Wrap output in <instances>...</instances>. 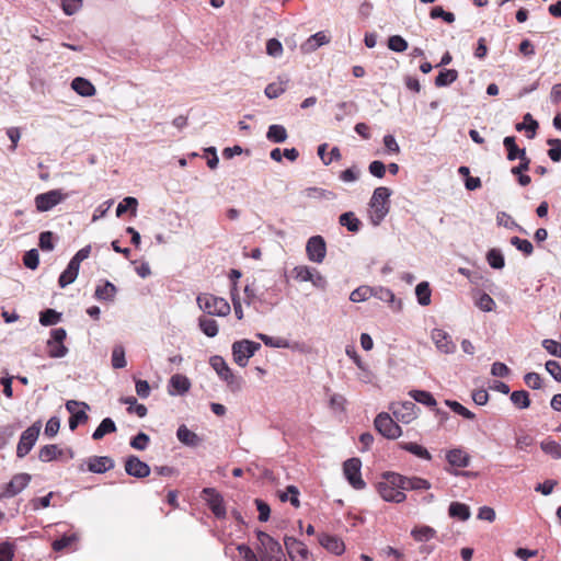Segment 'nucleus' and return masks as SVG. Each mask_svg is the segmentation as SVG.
I'll list each match as a JSON object with an SVG mask.
<instances>
[{
  "instance_id": "46",
  "label": "nucleus",
  "mask_w": 561,
  "mask_h": 561,
  "mask_svg": "<svg viewBox=\"0 0 561 561\" xmlns=\"http://www.w3.org/2000/svg\"><path fill=\"white\" fill-rule=\"evenodd\" d=\"M287 82V80H279L277 82L268 83L264 90L265 95L271 100L278 98L286 91Z\"/></svg>"
},
{
  "instance_id": "36",
  "label": "nucleus",
  "mask_w": 561,
  "mask_h": 561,
  "mask_svg": "<svg viewBox=\"0 0 561 561\" xmlns=\"http://www.w3.org/2000/svg\"><path fill=\"white\" fill-rule=\"evenodd\" d=\"M399 447L408 453H411L413 454L414 456L421 458V459H425V460H431L432 459V456L431 454L428 453V450L416 444V443H400L399 444Z\"/></svg>"
},
{
  "instance_id": "9",
  "label": "nucleus",
  "mask_w": 561,
  "mask_h": 561,
  "mask_svg": "<svg viewBox=\"0 0 561 561\" xmlns=\"http://www.w3.org/2000/svg\"><path fill=\"white\" fill-rule=\"evenodd\" d=\"M374 423L376 430L388 439H396L402 434L401 427L386 412L379 413Z\"/></svg>"
},
{
  "instance_id": "60",
  "label": "nucleus",
  "mask_w": 561,
  "mask_h": 561,
  "mask_svg": "<svg viewBox=\"0 0 561 561\" xmlns=\"http://www.w3.org/2000/svg\"><path fill=\"white\" fill-rule=\"evenodd\" d=\"M306 195L311 198L324 199H334L336 197L335 193L320 187H308L306 190Z\"/></svg>"
},
{
  "instance_id": "54",
  "label": "nucleus",
  "mask_w": 561,
  "mask_h": 561,
  "mask_svg": "<svg viewBox=\"0 0 561 561\" xmlns=\"http://www.w3.org/2000/svg\"><path fill=\"white\" fill-rule=\"evenodd\" d=\"M547 145L550 147L548 156L553 162L561 161V139L550 138L547 140Z\"/></svg>"
},
{
  "instance_id": "6",
  "label": "nucleus",
  "mask_w": 561,
  "mask_h": 561,
  "mask_svg": "<svg viewBox=\"0 0 561 561\" xmlns=\"http://www.w3.org/2000/svg\"><path fill=\"white\" fill-rule=\"evenodd\" d=\"M41 428L42 422L36 421L22 433L16 447V456L19 458H24L32 450L38 438Z\"/></svg>"
},
{
  "instance_id": "4",
  "label": "nucleus",
  "mask_w": 561,
  "mask_h": 561,
  "mask_svg": "<svg viewBox=\"0 0 561 561\" xmlns=\"http://www.w3.org/2000/svg\"><path fill=\"white\" fill-rule=\"evenodd\" d=\"M209 364L213 367V369L217 373L220 379L227 382L228 387L232 391H237L241 389L242 379L240 377H237L224 357L219 355H214L209 358Z\"/></svg>"
},
{
  "instance_id": "44",
  "label": "nucleus",
  "mask_w": 561,
  "mask_h": 561,
  "mask_svg": "<svg viewBox=\"0 0 561 561\" xmlns=\"http://www.w3.org/2000/svg\"><path fill=\"white\" fill-rule=\"evenodd\" d=\"M138 201L135 197L127 196L123 198L122 202L118 203L116 207V216L121 217L123 216L127 210H130L131 214L135 216L137 211Z\"/></svg>"
},
{
  "instance_id": "23",
  "label": "nucleus",
  "mask_w": 561,
  "mask_h": 561,
  "mask_svg": "<svg viewBox=\"0 0 561 561\" xmlns=\"http://www.w3.org/2000/svg\"><path fill=\"white\" fill-rule=\"evenodd\" d=\"M176 438L187 447H197L202 444L203 439L186 425L182 424L178 427Z\"/></svg>"
},
{
  "instance_id": "18",
  "label": "nucleus",
  "mask_w": 561,
  "mask_h": 561,
  "mask_svg": "<svg viewBox=\"0 0 561 561\" xmlns=\"http://www.w3.org/2000/svg\"><path fill=\"white\" fill-rule=\"evenodd\" d=\"M432 340L442 353L453 354L456 352V344L446 331L442 329H434L432 331Z\"/></svg>"
},
{
  "instance_id": "40",
  "label": "nucleus",
  "mask_w": 561,
  "mask_h": 561,
  "mask_svg": "<svg viewBox=\"0 0 561 561\" xmlns=\"http://www.w3.org/2000/svg\"><path fill=\"white\" fill-rule=\"evenodd\" d=\"M198 327L208 337H214L218 334V323L211 318L201 317L198 319Z\"/></svg>"
},
{
  "instance_id": "25",
  "label": "nucleus",
  "mask_w": 561,
  "mask_h": 561,
  "mask_svg": "<svg viewBox=\"0 0 561 561\" xmlns=\"http://www.w3.org/2000/svg\"><path fill=\"white\" fill-rule=\"evenodd\" d=\"M330 42V38L323 33L318 32L311 35L304 44H301L300 48L302 53L309 54L317 50L322 45H325Z\"/></svg>"
},
{
  "instance_id": "15",
  "label": "nucleus",
  "mask_w": 561,
  "mask_h": 561,
  "mask_svg": "<svg viewBox=\"0 0 561 561\" xmlns=\"http://www.w3.org/2000/svg\"><path fill=\"white\" fill-rule=\"evenodd\" d=\"M392 413L396 419L402 423H410L417 416V407L412 401H405L392 405Z\"/></svg>"
},
{
  "instance_id": "51",
  "label": "nucleus",
  "mask_w": 561,
  "mask_h": 561,
  "mask_svg": "<svg viewBox=\"0 0 561 561\" xmlns=\"http://www.w3.org/2000/svg\"><path fill=\"white\" fill-rule=\"evenodd\" d=\"M126 365L125 350L122 345H116L112 351V366L115 369H122L126 367Z\"/></svg>"
},
{
  "instance_id": "55",
  "label": "nucleus",
  "mask_w": 561,
  "mask_h": 561,
  "mask_svg": "<svg viewBox=\"0 0 561 561\" xmlns=\"http://www.w3.org/2000/svg\"><path fill=\"white\" fill-rule=\"evenodd\" d=\"M445 404L450 408L455 413H457L458 415H461L462 417L467 419V420H472L474 419V413L471 412L470 410H468L466 407H463L461 403H459L458 401H454V400H446L445 401Z\"/></svg>"
},
{
  "instance_id": "19",
  "label": "nucleus",
  "mask_w": 561,
  "mask_h": 561,
  "mask_svg": "<svg viewBox=\"0 0 561 561\" xmlns=\"http://www.w3.org/2000/svg\"><path fill=\"white\" fill-rule=\"evenodd\" d=\"M319 543L329 552L341 556L345 551V545L343 540L333 535L320 534L318 536Z\"/></svg>"
},
{
  "instance_id": "38",
  "label": "nucleus",
  "mask_w": 561,
  "mask_h": 561,
  "mask_svg": "<svg viewBox=\"0 0 561 561\" xmlns=\"http://www.w3.org/2000/svg\"><path fill=\"white\" fill-rule=\"evenodd\" d=\"M260 550L268 560H273L274 557L284 553L280 543L274 538H271L263 546H261Z\"/></svg>"
},
{
  "instance_id": "39",
  "label": "nucleus",
  "mask_w": 561,
  "mask_h": 561,
  "mask_svg": "<svg viewBox=\"0 0 561 561\" xmlns=\"http://www.w3.org/2000/svg\"><path fill=\"white\" fill-rule=\"evenodd\" d=\"M121 402L123 404H127L128 405L127 411L129 413H135L139 417H145L147 415V413H148V410H147L146 405H144L141 403H137V399L135 397L121 398Z\"/></svg>"
},
{
  "instance_id": "10",
  "label": "nucleus",
  "mask_w": 561,
  "mask_h": 561,
  "mask_svg": "<svg viewBox=\"0 0 561 561\" xmlns=\"http://www.w3.org/2000/svg\"><path fill=\"white\" fill-rule=\"evenodd\" d=\"M202 494L213 514L217 518H225L226 507L224 504L222 495L214 488L203 489Z\"/></svg>"
},
{
  "instance_id": "34",
  "label": "nucleus",
  "mask_w": 561,
  "mask_h": 561,
  "mask_svg": "<svg viewBox=\"0 0 561 561\" xmlns=\"http://www.w3.org/2000/svg\"><path fill=\"white\" fill-rule=\"evenodd\" d=\"M448 514L453 518L467 520L470 517V508L467 504L460 502H451L448 507Z\"/></svg>"
},
{
  "instance_id": "52",
  "label": "nucleus",
  "mask_w": 561,
  "mask_h": 561,
  "mask_svg": "<svg viewBox=\"0 0 561 561\" xmlns=\"http://www.w3.org/2000/svg\"><path fill=\"white\" fill-rule=\"evenodd\" d=\"M371 297V286H359L354 289L350 295V300L353 302H363Z\"/></svg>"
},
{
  "instance_id": "22",
  "label": "nucleus",
  "mask_w": 561,
  "mask_h": 561,
  "mask_svg": "<svg viewBox=\"0 0 561 561\" xmlns=\"http://www.w3.org/2000/svg\"><path fill=\"white\" fill-rule=\"evenodd\" d=\"M115 462L108 456H92L88 459V470L93 473H104L113 469Z\"/></svg>"
},
{
  "instance_id": "3",
  "label": "nucleus",
  "mask_w": 561,
  "mask_h": 561,
  "mask_svg": "<svg viewBox=\"0 0 561 561\" xmlns=\"http://www.w3.org/2000/svg\"><path fill=\"white\" fill-rule=\"evenodd\" d=\"M383 481L378 482L377 490L380 496L387 502L401 503L407 499L403 490L399 485L392 484L394 480L392 477H399L396 472H385Z\"/></svg>"
},
{
  "instance_id": "13",
  "label": "nucleus",
  "mask_w": 561,
  "mask_h": 561,
  "mask_svg": "<svg viewBox=\"0 0 561 561\" xmlns=\"http://www.w3.org/2000/svg\"><path fill=\"white\" fill-rule=\"evenodd\" d=\"M284 545L291 561H309L308 548L294 537L285 536Z\"/></svg>"
},
{
  "instance_id": "31",
  "label": "nucleus",
  "mask_w": 561,
  "mask_h": 561,
  "mask_svg": "<svg viewBox=\"0 0 561 561\" xmlns=\"http://www.w3.org/2000/svg\"><path fill=\"white\" fill-rule=\"evenodd\" d=\"M341 226L345 227L350 232H358L362 226L360 220L355 216L353 211L343 213L339 217Z\"/></svg>"
},
{
  "instance_id": "57",
  "label": "nucleus",
  "mask_w": 561,
  "mask_h": 561,
  "mask_svg": "<svg viewBox=\"0 0 561 561\" xmlns=\"http://www.w3.org/2000/svg\"><path fill=\"white\" fill-rule=\"evenodd\" d=\"M511 244L514 245L518 251L525 255H530L534 252L533 243L527 239H520L519 237H512L510 240Z\"/></svg>"
},
{
  "instance_id": "48",
  "label": "nucleus",
  "mask_w": 561,
  "mask_h": 561,
  "mask_svg": "<svg viewBox=\"0 0 561 561\" xmlns=\"http://www.w3.org/2000/svg\"><path fill=\"white\" fill-rule=\"evenodd\" d=\"M538 128V122L535 121L531 116V114L527 113L524 116V122L516 124V129L518 131L526 129L530 134L527 135L528 138H534L536 135V130Z\"/></svg>"
},
{
  "instance_id": "59",
  "label": "nucleus",
  "mask_w": 561,
  "mask_h": 561,
  "mask_svg": "<svg viewBox=\"0 0 561 561\" xmlns=\"http://www.w3.org/2000/svg\"><path fill=\"white\" fill-rule=\"evenodd\" d=\"M388 47L392 51L402 53L408 48V42L400 35H392L388 38Z\"/></svg>"
},
{
  "instance_id": "14",
  "label": "nucleus",
  "mask_w": 561,
  "mask_h": 561,
  "mask_svg": "<svg viewBox=\"0 0 561 561\" xmlns=\"http://www.w3.org/2000/svg\"><path fill=\"white\" fill-rule=\"evenodd\" d=\"M32 476L30 473H16L12 477L10 482L5 485L1 496L13 497L21 493L31 482Z\"/></svg>"
},
{
  "instance_id": "1",
  "label": "nucleus",
  "mask_w": 561,
  "mask_h": 561,
  "mask_svg": "<svg viewBox=\"0 0 561 561\" xmlns=\"http://www.w3.org/2000/svg\"><path fill=\"white\" fill-rule=\"evenodd\" d=\"M392 191L386 186L375 188L369 202V218L373 226H379L390 210Z\"/></svg>"
},
{
  "instance_id": "29",
  "label": "nucleus",
  "mask_w": 561,
  "mask_h": 561,
  "mask_svg": "<svg viewBox=\"0 0 561 561\" xmlns=\"http://www.w3.org/2000/svg\"><path fill=\"white\" fill-rule=\"evenodd\" d=\"M116 424L111 417H105L101 421L99 426L95 428V431L92 434V438L94 440L102 439L106 434H111L116 432Z\"/></svg>"
},
{
  "instance_id": "37",
  "label": "nucleus",
  "mask_w": 561,
  "mask_h": 561,
  "mask_svg": "<svg viewBox=\"0 0 561 561\" xmlns=\"http://www.w3.org/2000/svg\"><path fill=\"white\" fill-rule=\"evenodd\" d=\"M409 396L415 402H419V403L424 404L430 408L436 407V400L433 397V394L428 391L414 389L409 392Z\"/></svg>"
},
{
  "instance_id": "28",
  "label": "nucleus",
  "mask_w": 561,
  "mask_h": 561,
  "mask_svg": "<svg viewBox=\"0 0 561 561\" xmlns=\"http://www.w3.org/2000/svg\"><path fill=\"white\" fill-rule=\"evenodd\" d=\"M71 88L81 96H93L96 92L95 87L85 78L76 77L71 81Z\"/></svg>"
},
{
  "instance_id": "61",
  "label": "nucleus",
  "mask_w": 561,
  "mask_h": 561,
  "mask_svg": "<svg viewBox=\"0 0 561 561\" xmlns=\"http://www.w3.org/2000/svg\"><path fill=\"white\" fill-rule=\"evenodd\" d=\"M149 442H150V437L146 433L139 432L136 436H134L130 439L129 444H130V447H133L134 449L145 450L148 447Z\"/></svg>"
},
{
  "instance_id": "33",
  "label": "nucleus",
  "mask_w": 561,
  "mask_h": 561,
  "mask_svg": "<svg viewBox=\"0 0 561 561\" xmlns=\"http://www.w3.org/2000/svg\"><path fill=\"white\" fill-rule=\"evenodd\" d=\"M458 79V71L456 69L440 70L435 78V85L437 88L448 87Z\"/></svg>"
},
{
  "instance_id": "50",
  "label": "nucleus",
  "mask_w": 561,
  "mask_h": 561,
  "mask_svg": "<svg viewBox=\"0 0 561 561\" xmlns=\"http://www.w3.org/2000/svg\"><path fill=\"white\" fill-rule=\"evenodd\" d=\"M298 496L299 490L295 485H288L286 492L279 494V500L282 502L289 501L294 507H299L300 501Z\"/></svg>"
},
{
  "instance_id": "30",
  "label": "nucleus",
  "mask_w": 561,
  "mask_h": 561,
  "mask_svg": "<svg viewBox=\"0 0 561 561\" xmlns=\"http://www.w3.org/2000/svg\"><path fill=\"white\" fill-rule=\"evenodd\" d=\"M288 137L287 130L283 125L273 124L268 127L266 138L274 144H283Z\"/></svg>"
},
{
  "instance_id": "43",
  "label": "nucleus",
  "mask_w": 561,
  "mask_h": 561,
  "mask_svg": "<svg viewBox=\"0 0 561 561\" xmlns=\"http://www.w3.org/2000/svg\"><path fill=\"white\" fill-rule=\"evenodd\" d=\"M510 399L512 403L520 410L528 409L530 407L529 394L526 390L513 391Z\"/></svg>"
},
{
  "instance_id": "42",
  "label": "nucleus",
  "mask_w": 561,
  "mask_h": 561,
  "mask_svg": "<svg viewBox=\"0 0 561 561\" xmlns=\"http://www.w3.org/2000/svg\"><path fill=\"white\" fill-rule=\"evenodd\" d=\"M486 262L492 268L502 270L505 265V260L500 249L493 248L486 253Z\"/></svg>"
},
{
  "instance_id": "47",
  "label": "nucleus",
  "mask_w": 561,
  "mask_h": 561,
  "mask_svg": "<svg viewBox=\"0 0 561 561\" xmlns=\"http://www.w3.org/2000/svg\"><path fill=\"white\" fill-rule=\"evenodd\" d=\"M61 319V313L55 309H45L39 313V323L44 327L57 324Z\"/></svg>"
},
{
  "instance_id": "16",
  "label": "nucleus",
  "mask_w": 561,
  "mask_h": 561,
  "mask_svg": "<svg viewBox=\"0 0 561 561\" xmlns=\"http://www.w3.org/2000/svg\"><path fill=\"white\" fill-rule=\"evenodd\" d=\"M125 471L128 476L142 479L150 474V467L137 456L130 455L125 460Z\"/></svg>"
},
{
  "instance_id": "5",
  "label": "nucleus",
  "mask_w": 561,
  "mask_h": 561,
  "mask_svg": "<svg viewBox=\"0 0 561 561\" xmlns=\"http://www.w3.org/2000/svg\"><path fill=\"white\" fill-rule=\"evenodd\" d=\"M261 348V344L251 340L236 341L232 346L233 360L240 367H245L249 359Z\"/></svg>"
},
{
  "instance_id": "21",
  "label": "nucleus",
  "mask_w": 561,
  "mask_h": 561,
  "mask_svg": "<svg viewBox=\"0 0 561 561\" xmlns=\"http://www.w3.org/2000/svg\"><path fill=\"white\" fill-rule=\"evenodd\" d=\"M371 297L388 302L394 311H400L402 309V301L397 299L392 290L389 288L381 286L371 287Z\"/></svg>"
},
{
  "instance_id": "41",
  "label": "nucleus",
  "mask_w": 561,
  "mask_h": 561,
  "mask_svg": "<svg viewBox=\"0 0 561 561\" xmlns=\"http://www.w3.org/2000/svg\"><path fill=\"white\" fill-rule=\"evenodd\" d=\"M415 295L417 302L421 306H428L431 304L432 291L427 282H421L415 287Z\"/></svg>"
},
{
  "instance_id": "17",
  "label": "nucleus",
  "mask_w": 561,
  "mask_h": 561,
  "mask_svg": "<svg viewBox=\"0 0 561 561\" xmlns=\"http://www.w3.org/2000/svg\"><path fill=\"white\" fill-rule=\"evenodd\" d=\"M394 482L392 484L399 485L401 490H428L431 488L430 481L420 477H392Z\"/></svg>"
},
{
  "instance_id": "20",
  "label": "nucleus",
  "mask_w": 561,
  "mask_h": 561,
  "mask_svg": "<svg viewBox=\"0 0 561 561\" xmlns=\"http://www.w3.org/2000/svg\"><path fill=\"white\" fill-rule=\"evenodd\" d=\"M191 389L190 379L181 374L173 375L168 385V393L170 396H183Z\"/></svg>"
},
{
  "instance_id": "24",
  "label": "nucleus",
  "mask_w": 561,
  "mask_h": 561,
  "mask_svg": "<svg viewBox=\"0 0 561 561\" xmlns=\"http://www.w3.org/2000/svg\"><path fill=\"white\" fill-rule=\"evenodd\" d=\"M446 460L453 467L466 468L470 463V456L460 448H454L447 451Z\"/></svg>"
},
{
  "instance_id": "32",
  "label": "nucleus",
  "mask_w": 561,
  "mask_h": 561,
  "mask_svg": "<svg viewBox=\"0 0 561 561\" xmlns=\"http://www.w3.org/2000/svg\"><path fill=\"white\" fill-rule=\"evenodd\" d=\"M411 536L417 542H427L436 536V530L431 526L423 525L419 527H414L411 530Z\"/></svg>"
},
{
  "instance_id": "63",
  "label": "nucleus",
  "mask_w": 561,
  "mask_h": 561,
  "mask_svg": "<svg viewBox=\"0 0 561 561\" xmlns=\"http://www.w3.org/2000/svg\"><path fill=\"white\" fill-rule=\"evenodd\" d=\"M24 265L30 270H36L39 264V255L36 249L27 251L23 256Z\"/></svg>"
},
{
  "instance_id": "56",
  "label": "nucleus",
  "mask_w": 561,
  "mask_h": 561,
  "mask_svg": "<svg viewBox=\"0 0 561 561\" xmlns=\"http://www.w3.org/2000/svg\"><path fill=\"white\" fill-rule=\"evenodd\" d=\"M476 306L484 312H490L494 309L495 301L489 294L482 293L476 299Z\"/></svg>"
},
{
  "instance_id": "45",
  "label": "nucleus",
  "mask_w": 561,
  "mask_h": 561,
  "mask_svg": "<svg viewBox=\"0 0 561 561\" xmlns=\"http://www.w3.org/2000/svg\"><path fill=\"white\" fill-rule=\"evenodd\" d=\"M541 450L553 459H561V444L553 439H546L540 443Z\"/></svg>"
},
{
  "instance_id": "49",
  "label": "nucleus",
  "mask_w": 561,
  "mask_h": 561,
  "mask_svg": "<svg viewBox=\"0 0 561 561\" xmlns=\"http://www.w3.org/2000/svg\"><path fill=\"white\" fill-rule=\"evenodd\" d=\"M496 221L499 226H503L507 229H517L518 231L525 233L526 230L522 228L507 213L500 211L496 215Z\"/></svg>"
},
{
  "instance_id": "11",
  "label": "nucleus",
  "mask_w": 561,
  "mask_h": 561,
  "mask_svg": "<svg viewBox=\"0 0 561 561\" xmlns=\"http://www.w3.org/2000/svg\"><path fill=\"white\" fill-rule=\"evenodd\" d=\"M306 253L309 261L322 263L327 255V243L321 236H312L306 244Z\"/></svg>"
},
{
  "instance_id": "58",
  "label": "nucleus",
  "mask_w": 561,
  "mask_h": 561,
  "mask_svg": "<svg viewBox=\"0 0 561 561\" xmlns=\"http://www.w3.org/2000/svg\"><path fill=\"white\" fill-rule=\"evenodd\" d=\"M503 145L507 150V160L515 161L517 159L518 146L516 145V140L514 136H506L503 139Z\"/></svg>"
},
{
  "instance_id": "26",
  "label": "nucleus",
  "mask_w": 561,
  "mask_h": 561,
  "mask_svg": "<svg viewBox=\"0 0 561 561\" xmlns=\"http://www.w3.org/2000/svg\"><path fill=\"white\" fill-rule=\"evenodd\" d=\"M116 294V286L112 282L105 280L103 285L96 286L94 297L100 301L112 302L114 301Z\"/></svg>"
},
{
  "instance_id": "62",
  "label": "nucleus",
  "mask_w": 561,
  "mask_h": 561,
  "mask_svg": "<svg viewBox=\"0 0 561 561\" xmlns=\"http://www.w3.org/2000/svg\"><path fill=\"white\" fill-rule=\"evenodd\" d=\"M78 540V537L76 534H71V535H64L62 537H60L59 539H56L51 547L55 551H61L64 550L65 548L69 547L72 542L77 541Z\"/></svg>"
},
{
  "instance_id": "27",
  "label": "nucleus",
  "mask_w": 561,
  "mask_h": 561,
  "mask_svg": "<svg viewBox=\"0 0 561 561\" xmlns=\"http://www.w3.org/2000/svg\"><path fill=\"white\" fill-rule=\"evenodd\" d=\"M80 270V264L77 263V261L70 260L68 263L66 270L60 274L58 284L61 288H65L66 286L72 284Z\"/></svg>"
},
{
  "instance_id": "7",
  "label": "nucleus",
  "mask_w": 561,
  "mask_h": 561,
  "mask_svg": "<svg viewBox=\"0 0 561 561\" xmlns=\"http://www.w3.org/2000/svg\"><path fill=\"white\" fill-rule=\"evenodd\" d=\"M67 337V332L64 328L53 329L50 331V339L47 341L48 356L51 358L65 357L69 350L64 344Z\"/></svg>"
},
{
  "instance_id": "53",
  "label": "nucleus",
  "mask_w": 561,
  "mask_h": 561,
  "mask_svg": "<svg viewBox=\"0 0 561 561\" xmlns=\"http://www.w3.org/2000/svg\"><path fill=\"white\" fill-rule=\"evenodd\" d=\"M316 268L309 267L307 265H298L294 267L293 274L294 278L298 282H310L312 279V274Z\"/></svg>"
},
{
  "instance_id": "64",
  "label": "nucleus",
  "mask_w": 561,
  "mask_h": 561,
  "mask_svg": "<svg viewBox=\"0 0 561 561\" xmlns=\"http://www.w3.org/2000/svg\"><path fill=\"white\" fill-rule=\"evenodd\" d=\"M542 347L552 356L561 358V344L551 339L542 341Z\"/></svg>"
},
{
  "instance_id": "8",
  "label": "nucleus",
  "mask_w": 561,
  "mask_h": 561,
  "mask_svg": "<svg viewBox=\"0 0 561 561\" xmlns=\"http://www.w3.org/2000/svg\"><path fill=\"white\" fill-rule=\"evenodd\" d=\"M362 461L359 458H350L343 463V473L348 483L356 490H363L366 486L360 474Z\"/></svg>"
},
{
  "instance_id": "12",
  "label": "nucleus",
  "mask_w": 561,
  "mask_h": 561,
  "mask_svg": "<svg viewBox=\"0 0 561 561\" xmlns=\"http://www.w3.org/2000/svg\"><path fill=\"white\" fill-rule=\"evenodd\" d=\"M60 190H51L46 193L38 194L35 197V205L38 211H48L66 198Z\"/></svg>"
},
{
  "instance_id": "2",
  "label": "nucleus",
  "mask_w": 561,
  "mask_h": 561,
  "mask_svg": "<svg viewBox=\"0 0 561 561\" xmlns=\"http://www.w3.org/2000/svg\"><path fill=\"white\" fill-rule=\"evenodd\" d=\"M197 305L210 316L225 317L230 313V305L227 300L211 294H201L197 297Z\"/></svg>"
},
{
  "instance_id": "35",
  "label": "nucleus",
  "mask_w": 561,
  "mask_h": 561,
  "mask_svg": "<svg viewBox=\"0 0 561 561\" xmlns=\"http://www.w3.org/2000/svg\"><path fill=\"white\" fill-rule=\"evenodd\" d=\"M62 455V450L57 445H45L39 449L38 459L43 462H49Z\"/></svg>"
}]
</instances>
